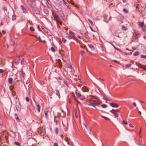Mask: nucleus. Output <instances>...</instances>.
Wrapping results in <instances>:
<instances>
[{
	"instance_id": "nucleus-44",
	"label": "nucleus",
	"mask_w": 146,
	"mask_h": 146,
	"mask_svg": "<svg viewBox=\"0 0 146 146\" xmlns=\"http://www.w3.org/2000/svg\"><path fill=\"white\" fill-rule=\"evenodd\" d=\"M101 116L102 117L105 118L106 119L110 120V119L109 118L106 117L104 116Z\"/></svg>"
},
{
	"instance_id": "nucleus-33",
	"label": "nucleus",
	"mask_w": 146,
	"mask_h": 146,
	"mask_svg": "<svg viewBox=\"0 0 146 146\" xmlns=\"http://www.w3.org/2000/svg\"><path fill=\"white\" fill-rule=\"evenodd\" d=\"M88 46L91 49H92V48L93 49L94 48V46L92 44H88Z\"/></svg>"
},
{
	"instance_id": "nucleus-38",
	"label": "nucleus",
	"mask_w": 146,
	"mask_h": 146,
	"mask_svg": "<svg viewBox=\"0 0 146 146\" xmlns=\"http://www.w3.org/2000/svg\"><path fill=\"white\" fill-rule=\"evenodd\" d=\"M76 95L80 97L81 96V94L79 93H78L76 92Z\"/></svg>"
},
{
	"instance_id": "nucleus-63",
	"label": "nucleus",
	"mask_w": 146,
	"mask_h": 146,
	"mask_svg": "<svg viewBox=\"0 0 146 146\" xmlns=\"http://www.w3.org/2000/svg\"><path fill=\"white\" fill-rule=\"evenodd\" d=\"M129 125L130 127H133V126L131 124H129Z\"/></svg>"
},
{
	"instance_id": "nucleus-59",
	"label": "nucleus",
	"mask_w": 146,
	"mask_h": 146,
	"mask_svg": "<svg viewBox=\"0 0 146 146\" xmlns=\"http://www.w3.org/2000/svg\"><path fill=\"white\" fill-rule=\"evenodd\" d=\"M136 65H137L139 67L140 66V65H141V64H139V63H136Z\"/></svg>"
},
{
	"instance_id": "nucleus-12",
	"label": "nucleus",
	"mask_w": 146,
	"mask_h": 146,
	"mask_svg": "<svg viewBox=\"0 0 146 146\" xmlns=\"http://www.w3.org/2000/svg\"><path fill=\"white\" fill-rule=\"evenodd\" d=\"M15 118L16 120L17 121H20V119L18 117V115H17V114L16 113H15Z\"/></svg>"
},
{
	"instance_id": "nucleus-55",
	"label": "nucleus",
	"mask_w": 146,
	"mask_h": 146,
	"mask_svg": "<svg viewBox=\"0 0 146 146\" xmlns=\"http://www.w3.org/2000/svg\"><path fill=\"white\" fill-rule=\"evenodd\" d=\"M88 104V106H91L93 107H95L94 106L93 104H92V103H91V104Z\"/></svg>"
},
{
	"instance_id": "nucleus-49",
	"label": "nucleus",
	"mask_w": 146,
	"mask_h": 146,
	"mask_svg": "<svg viewBox=\"0 0 146 146\" xmlns=\"http://www.w3.org/2000/svg\"><path fill=\"white\" fill-rule=\"evenodd\" d=\"M26 100L27 102H29V98L28 97H26Z\"/></svg>"
},
{
	"instance_id": "nucleus-31",
	"label": "nucleus",
	"mask_w": 146,
	"mask_h": 146,
	"mask_svg": "<svg viewBox=\"0 0 146 146\" xmlns=\"http://www.w3.org/2000/svg\"><path fill=\"white\" fill-rule=\"evenodd\" d=\"M30 30L32 31H35L34 29L32 27H30Z\"/></svg>"
},
{
	"instance_id": "nucleus-14",
	"label": "nucleus",
	"mask_w": 146,
	"mask_h": 146,
	"mask_svg": "<svg viewBox=\"0 0 146 146\" xmlns=\"http://www.w3.org/2000/svg\"><path fill=\"white\" fill-rule=\"evenodd\" d=\"M67 66L69 68L71 69L72 65L70 62H68V63H66Z\"/></svg>"
},
{
	"instance_id": "nucleus-3",
	"label": "nucleus",
	"mask_w": 146,
	"mask_h": 146,
	"mask_svg": "<svg viewBox=\"0 0 146 146\" xmlns=\"http://www.w3.org/2000/svg\"><path fill=\"white\" fill-rule=\"evenodd\" d=\"M16 108L17 111H20L21 109V106L20 103L18 102L16 103Z\"/></svg>"
},
{
	"instance_id": "nucleus-58",
	"label": "nucleus",
	"mask_w": 146,
	"mask_h": 146,
	"mask_svg": "<svg viewBox=\"0 0 146 146\" xmlns=\"http://www.w3.org/2000/svg\"><path fill=\"white\" fill-rule=\"evenodd\" d=\"M2 32L4 35H5L6 33V31L3 30L2 31Z\"/></svg>"
},
{
	"instance_id": "nucleus-28",
	"label": "nucleus",
	"mask_w": 146,
	"mask_h": 146,
	"mask_svg": "<svg viewBox=\"0 0 146 146\" xmlns=\"http://www.w3.org/2000/svg\"><path fill=\"white\" fill-rule=\"evenodd\" d=\"M14 143L15 144V145H17V146H20V143L18 142L15 141L14 142Z\"/></svg>"
},
{
	"instance_id": "nucleus-10",
	"label": "nucleus",
	"mask_w": 146,
	"mask_h": 146,
	"mask_svg": "<svg viewBox=\"0 0 146 146\" xmlns=\"http://www.w3.org/2000/svg\"><path fill=\"white\" fill-rule=\"evenodd\" d=\"M139 27L141 28H143V26H144V22H139Z\"/></svg>"
},
{
	"instance_id": "nucleus-22",
	"label": "nucleus",
	"mask_w": 146,
	"mask_h": 146,
	"mask_svg": "<svg viewBox=\"0 0 146 146\" xmlns=\"http://www.w3.org/2000/svg\"><path fill=\"white\" fill-rule=\"evenodd\" d=\"M122 29L124 31H126L127 30V28L125 27L123 25H122L121 26Z\"/></svg>"
},
{
	"instance_id": "nucleus-29",
	"label": "nucleus",
	"mask_w": 146,
	"mask_h": 146,
	"mask_svg": "<svg viewBox=\"0 0 146 146\" xmlns=\"http://www.w3.org/2000/svg\"><path fill=\"white\" fill-rule=\"evenodd\" d=\"M80 97V99L81 100H84L85 98V97L84 96H82L81 95Z\"/></svg>"
},
{
	"instance_id": "nucleus-47",
	"label": "nucleus",
	"mask_w": 146,
	"mask_h": 146,
	"mask_svg": "<svg viewBox=\"0 0 146 146\" xmlns=\"http://www.w3.org/2000/svg\"><path fill=\"white\" fill-rule=\"evenodd\" d=\"M51 50L53 52H55V49L54 47H52L51 48Z\"/></svg>"
},
{
	"instance_id": "nucleus-61",
	"label": "nucleus",
	"mask_w": 146,
	"mask_h": 146,
	"mask_svg": "<svg viewBox=\"0 0 146 146\" xmlns=\"http://www.w3.org/2000/svg\"><path fill=\"white\" fill-rule=\"evenodd\" d=\"M74 99L75 100H76V101L77 102H78L77 100V97H74Z\"/></svg>"
},
{
	"instance_id": "nucleus-48",
	"label": "nucleus",
	"mask_w": 146,
	"mask_h": 146,
	"mask_svg": "<svg viewBox=\"0 0 146 146\" xmlns=\"http://www.w3.org/2000/svg\"><path fill=\"white\" fill-rule=\"evenodd\" d=\"M3 9L4 11H7V8L5 7H4L3 8Z\"/></svg>"
},
{
	"instance_id": "nucleus-13",
	"label": "nucleus",
	"mask_w": 146,
	"mask_h": 146,
	"mask_svg": "<svg viewBox=\"0 0 146 146\" xmlns=\"http://www.w3.org/2000/svg\"><path fill=\"white\" fill-rule=\"evenodd\" d=\"M56 95L58 96L59 98H60V95L59 93V91L57 90H56Z\"/></svg>"
},
{
	"instance_id": "nucleus-46",
	"label": "nucleus",
	"mask_w": 146,
	"mask_h": 146,
	"mask_svg": "<svg viewBox=\"0 0 146 146\" xmlns=\"http://www.w3.org/2000/svg\"><path fill=\"white\" fill-rule=\"evenodd\" d=\"M75 117L76 118H77L78 116V115H77V112H76V110H75Z\"/></svg>"
},
{
	"instance_id": "nucleus-5",
	"label": "nucleus",
	"mask_w": 146,
	"mask_h": 146,
	"mask_svg": "<svg viewBox=\"0 0 146 146\" xmlns=\"http://www.w3.org/2000/svg\"><path fill=\"white\" fill-rule=\"evenodd\" d=\"M90 102L92 104H99L100 103V102H99L98 101H97L96 100H90Z\"/></svg>"
},
{
	"instance_id": "nucleus-26",
	"label": "nucleus",
	"mask_w": 146,
	"mask_h": 146,
	"mask_svg": "<svg viewBox=\"0 0 146 146\" xmlns=\"http://www.w3.org/2000/svg\"><path fill=\"white\" fill-rule=\"evenodd\" d=\"M88 21L89 22V23H90V24H91V25L92 26H93L94 24L92 21L89 19H88Z\"/></svg>"
},
{
	"instance_id": "nucleus-53",
	"label": "nucleus",
	"mask_w": 146,
	"mask_h": 146,
	"mask_svg": "<svg viewBox=\"0 0 146 146\" xmlns=\"http://www.w3.org/2000/svg\"><path fill=\"white\" fill-rule=\"evenodd\" d=\"M139 33V32H135V34L136 35H138Z\"/></svg>"
},
{
	"instance_id": "nucleus-17",
	"label": "nucleus",
	"mask_w": 146,
	"mask_h": 146,
	"mask_svg": "<svg viewBox=\"0 0 146 146\" xmlns=\"http://www.w3.org/2000/svg\"><path fill=\"white\" fill-rule=\"evenodd\" d=\"M13 79L11 78H8V82L10 84H12L13 81Z\"/></svg>"
},
{
	"instance_id": "nucleus-56",
	"label": "nucleus",
	"mask_w": 146,
	"mask_h": 146,
	"mask_svg": "<svg viewBox=\"0 0 146 146\" xmlns=\"http://www.w3.org/2000/svg\"><path fill=\"white\" fill-rule=\"evenodd\" d=\"M111 19V16H110V17H109V19H108V20L107 21H106V22H107H107H108Z\"/></svg>"
},
{
	"instance_id": "nucleus-51",
	"label": "nucleus",
	"mask_w": 146,
	"mask_h": 146,
	"mask_svg": "<svg viewBox=\"0 0 146 146\" xmlns=\"http://www.w3.org/2000/svg\"><path fill=\"white\" fill-rule=\"evenodd\" d=\"M24 63V59H22L21 61V64L22 65Z\"/></svg>"
},
{
	"instance_id": "nucleus-32",
	"label": "nucleus",
	"mask_w": 146,
	"mask_h": 146,
	"mask_svg": "<svg viewBox=\"0 0 146 146\" xmlns=\"http://www.w3.org/2000/svg\"><path fill=\"white\" fill-rule=\"evenodd\" d=\"M10 44L11 45L13 46L15 44V42L14 41H11V42Z\"/></svg>"
},
{
	"instance_id": "nucleus-50",
	"label": "nucleus",
	"mask_w": 146,
	"mask_h": 146,
	"mask_svg": "<svg viewBox=\"0 0 146 146\" xmlns=\"http://www.w3.org/2000/svg\"><path fill=\"white\" fill-rule=\"evenodd\" d=\"M20 57L19 56H17L16 58V60H17V61H19L20 60Z\"/></svg>"
},
{
	"instance_id": "nucleus-35",
	"label": "nucleus",
	"mask_w": 146,
	"mask_h": 146,
	"mask_svg": "<svg viewBox=\"0 0 146 146\" xmlns=\"http://www.w3.org/2000/svg\"><path fill=\"white\" fill-rule=\"evenodd\" d=\"M131 66V64H127L125 65V66L127 68L130 67Z\"/></svg>"
},
{
	"instance_id": "nucleus-34",
	"label": "nucleus",
	"mask_w": 146,
	"mask_h": 146,
	"mask_svg": "<svg viewBox=\"0 0 146 146\" xmlns=\"http://www.w3.org/2000/svg\"><path fill=\"white\" fill-rule=\"evenodd\" d=\"M113 114H114V116L115 117H117L118 116V114L117 113H115L114 112V113H113Z\"/></svg>"
},
{
	"instance_id": "nucleus-64",
	"label": "nucleus",
	"mask_w": 146,
	"mask_h": 146,
	"mask_svg": "<svg viewBox=\"0 0 146 146\" xmlns=\"http://www.w3.org/2000/svg\"><path fill=\"white\" fill-rule=\"evenodd\" d=\"M71 145L72 146H74V143L73 142H71Z\"/></svg>"
},
{
	"instance_id": "nucleus-42",
	"label": "nucleus",
	"mask_w": 146,
	"mask_h": 146,
	"mask_svg": "<svg viewBox=\"0 0 146 146\" xmlns=\"http://www.w3.org/2000/svg\"><path fill=\"white\" fill-rule=\"evenodd\" d=\"M69 33L71 35H74V33L71 31H69Z\"/></svg>"
},
{
	"instance_id": "nucleus-7",
	"label": "nucleus",
	"mask_w": 146,
	"mask_h": 146,
	"mask_svg": "<svg viewBox=\"0 0 146 146\" xmlns=\"http://www.w3.org/2000/svg\"><path fill=\"white\" fill-rule=\"evenodd\" d=\"M44 113L45 117L47 118L48 117V115L49 113H50V112L48 110V109H46L44 110Z\"/></svg>"
},
{
	"instance_id": "nucleus-21",
	"label": "nucleus",
	"mask_w": 146,
	"mask_h": 146,
	"mask_svg": "<svg viewBox=\"0 0 146 146\" xmlns=\"http://www.w3.org/2000/svg\"><path fill=\"white\" fill-rule=\"evenodd\" d=\"M32 135V134L30 132L28 133L27 134V136L29 137V138H31Z\"/></svg>"
},
{
	"instance_id": "nucleus-52",
	"label": "nucleus",
	"mask_w": 146,
	"mask_h": 146,
	"mask_svg": "<svg viewBox=\"0 0 146 146\" xmlns=\"http://www.w3.org/2000/svg\"><path fill=\"white\" fill-rule=\"evenodd\" d=\"M114 111V110L113 109H112V110H110V112L111 113H112L113 114L115 112H114V111Z\"/></svg>"
},
{
	"instance_id": "nucleus-39",
	"label": "nucleus",
	"mask_w": 146,
	"mask_h": 146,
	"mask_svg": "<svg viewBox=\"0 0 146 146\" xmlns=\"http://www.w3.org/2000/svg\"><path fill=\"white\" fill-rule=\"evenodd\" d=\"M16 19L15 16L14 15H13L12 17V20L13 21L15 20Z\"/></svg>"
},
{
	"instance_id": "nucleus-54",
	"label": "nucleus",
	"mask_w": 146,
	"mask_h": 146,
	"mask_svg": "<svg viewBox=\"0 0 146 146\" xmlns=\"http://www.w3.org/2000/svg\"><path fill=\"white\" fill-rule=\"evenodd\" d=\"M4 71V70L3 69H0V73H3Z\"/></svg>"
},
{
	"instance_id": "nucleus-4",
	"label": "nucleus",
	"mask_w": 146,
	"mask_h": 146,
	"mask_svg": "<svg viewBox=\"0 0 146 146\" xmlns=\"http://www.w3.org/2000/svg\"><path fill=\"white\" fill-rule=\"evenodd\" d=\"M54 19L56 21L58 22L60 24H62V23L60 21V19L59 17L56 15H53Z\"/></svg>"
},
{
	"instance_id": "nucleus-16",
	"label": "nucleus",
	"mask_w": 146,
	"mask_h": 146,
	"mask_svg": "<svg viewBox=\"0 0 146 146\" xmlns=\"http://www.w3.org/2000/svg\"><path fill=\"white\" fill-rule=\"evenodd\" d=\"M83 125H84L85 127H84V129L85 131H88V128L87 127V125H86L85 123H83Z\"/></svg>"
},
{
	"instance_id": "nucleus-15",
	"label": "nucleus",
	"mask_w": 146,
	"mask_h": 146,
	"mask_svg": "<svg viewBox=\"0 0 146 146\" xmlns=\"http://www.w3.org/2000/svg\"><path fill=\"white\" fill-rule=\"evenodd\" d=\"M36 109L37 110L38 112H39L40 111V106L39 105H37Z\"/></svg>"
},
{
	"instance_id": "nucleus-20",
	"label": "nucleus",
	"mask_w": 146,
	"mask_h": 146,
	"mask_svg": "<svg viewBox=\"0 0 146 146\" xmlns=\"http://www.w3.org/2000/svg\"><path fill=\"white\" fill-rule=\"evenodd\" d=\"M43 31L47 34H48L49 32V31L46 28H44V30H43Z\"/></svg>"
},
{
	"instance_id": "nucleus-2",
	"label": "nucleus",
	"mask_w": 146,
	"mask_h": 146,
	"mask_svg": "<svg viewBox=\"0 0 146 146\" xmlns=\"http://www.w3.org/2000/svg\"><path fill=\"white\" fill-rule=\"evenodd\" d=\"M80 33L83 35L84 37H86L87 36V32L85 29H83L80 31Z\"/></svg>"
},
{
	"instance_id": "nucleus-41",
	"label": "nucleus",
	"mask_w": 146,
	"mask_h": 146,
	"mask_svg": "<svg viewBox=\"0 0 146 146\" xmlns=\"http://www.w3.org/2000/svg\"><path fill=\"white\" fill-rule=\"evenodd\" d=\"M63 1L65 5L67 7H68V3H66L64 0H63Z\"/></svg>"
},
{
	"instance_id": "nucleus-62",
	"label": "nucleus",
	"mask_w": 146,
	"mask_h": 146,
	"mask_svg": "<svg viewBox=\"0 0 146 146\" xmlns=\"http://www.w3.org/2000/svg\"><path fill=\"white\" fill-rule=\"evenodd\" d=\"M133 104L135 107H136V104L135 102H133Z\"/></svg>"
},
{
	"instance_id": "nucleus-57",
	"label": "nucleus",
	"mask_w": 146,
	"mask_h": 146,
	"mask_svg": "<svg viewBox=\"0 0 146 146\" xmlns=\"http://www.w3.org/2000/svg\"><path fill=\"white\" fill-rule=\"evenodd\" d=\"M54 146H58V145L57 143H54Z\"/></svg>"
},
{
	"instance_id": "nucleus-8",
	"label": "nucleus",
	"mask_w": 146,
	"mask_h": 146,
	"mask_svg": "<svg viewBox=\"0 0 146 146\" xmlns=\"http://www.w3.org/2000/svg\"><path fill=\"white\" fill-rule=\"evenodd\" d=\"M110 105L113 107H115V108H118L119 107V105L116 104L115 103H110Z\"/></svg>"
},
{
	"instance_id": "nucleus-37",
	"label": "nucleus",
	"mask_w": 146,
	"mask_h": 146,
	"mask_svg": "<svg viewBox=\"0 0 146 146\" xmlns=\"http://www.w3.org/2000/svg\"><path fill=\"white\" fill-rule=\"evenodd\" d=\"M62 41L64 43H65L66 41V40L64 38H62Z\"/></svg>"
},
{
	"instance_id": "nucleus-24",
	"label": "nucleus",
	"mask_w": 146,
	"mask_h": 146,
	"mask_svg": "<svg viewBox=\"0 0 146 146\" xmlns=\"http://www.w3.org/2000/svg\"><path fill=\"white\" fill-rule=\"evenodd\" d=\"M123 11L125 13H128V11L125 8H124L123 9Z\"/></svg>"
},
{
	"instance_id": "nucleus-45",
	"label": "nucleus",
	"mask_w": 146,
	"mask_h": 146,
	"mask_svg": "<svg viewBox=\"0 0 146 146\" xmlns=\"http://www.w3.org/2000/svg\"><path fill=\"white\" fill-rule=\"evenodd\" d=\"M44 11L46 14L48 13V11L47 9H44Z\"/></svg>"
},
{
	"instance_id": "nucleus-60",
	"label": "nucleus",
	"mask_w": 146,
	"mask_h": 146,
	"mask_svg": "<svg viewBox=\"0 0 146 146\" xmlns=\"http://www.w3.org/2000/svg\"><path fill=\"white\" fill-rule=\"evenodd\" d=\"M114 112L115 113V112H119V110H114Z\"/></svg>"
},
{
	"instance_id": "nucleus-11",
	"label": "nucleus",
	"mask_w": 146,
	"mask_h": 146,
	"mask_svg": "<svg viewBox=\"0 0 146 146\" xmlns=\"http://www.w3.org/2000/svg\"><path fill=\"white\" fill-rule=\"evenodd\" d=\"M21 7L23 10V13H27L26 10V9L23 7V6L22 5L21 6Z\"/></svg>"
},
{
	"instance_id": "nucleus-43",
	"label": "nucleus",
	"mask_w": 146,
	"mask_h": 146,
	"mask_svg": "<svg viewBox=\"0 0 146 146\" xmlns=\"http://www.w3.org/2000/svg\"><path fill=\"white\" fill-rule=\"evenodd\" d=\"M122 123L125 125H127L128 124V123L127 122L124 121H122Z\"/></svg>"
},
{
	"instance_id": "nucleus-36",
	"label": "nucleus",
	"mask_w": 146,
	"mask_h": 146,
	"mask_svg": "<svg viewBox=\"0 0 146 146\" xmlns=\"http://www.w3.org/2000/svg\"><path fill=\"white\" fill-rule=\"evenodd\" d=\"M112 46H113V47L114 48L116 49L117 50H118V51H120V49H119V48H116V47H115L112 44Z\"/></svg>"
},
{
	"instance_id": "nucleus-40",
	"label": "nucleus",
	"mask_w": 146,
	"mask_h": 146,
	"mask_svg": "<svg viewBox=\"0 0 146 146\" xmlns=\"http://www.w3.org/2000/svg\"><path fill=\"white\" fill-rule=\"evenodd\" d=\"M141 58H146V55H141Z\"/></svg>"
},
{
	"instance_id": "nucleus-1",
	"label": "nucleus",
	"mask_w": 146,
	"mask_h": 146,
	"mask_svg": "<svg viewBox=\"0 0 146 146\" xmlns=\"http://www.w3.org/2000/svg\"><path fill=\"white\" fill-rule=\"evenodd\" d=\"M54 121L56 125H58L59 124L60 121V117L58 116L54 117Z\"/></svg>"
},
{
	"instance_id": "nucleus-19",
	"label": "nucleus",
	"mask_w": 146,
	"mask_h": 146,
	"mask_svg": "<svg viewBox=\"0 0 146 146\" xmlns=\"http://www.w3.org/2000/svg\"><path fill=\"white\" fill-rule=\"evenodd\" d=\"M139 52L138 51H136L133 54V55L134 56H137L139 54Z\"/></svg>"
},
{
	"instance_id": "nucleus-27",
	"label": "nucleus",
	"mask_w": 146,
	"mask_h": 146,
	"mask_svg": "<svg viewBox=\"0 0 146 146\" xmlns=\"http://www.w3.org/2000/svg\"><path fill=\"white\" fill-rule=\"evenodd\" d=\"M68 38L69 39H74V37L72 36L71 35H69L68 36Z\"/></svg>"
},
{
	"instance_id": "nucleus-9",
	"label": "nucleus",
	"mask_w": 146,
	"mask_h": 146,
	"mask_svg": "<svg viewBox=\"0 0 146 146\" xmlns=\"http://www.w3.org/2000/svg\"><path fill=\"white\" fill-rule=\"evenodd\" d=\"M82 90L83 92H87L88 91V88L85 87V86H84L82 88Z\"/></svg>"
},
{
	"instance_id": "nucleus-18",
	"label": "nucleus",
	"mask_w": 146,
	"mask_h": 146,
	"mask_svg": "<svg viewBox=\"0 0 146 146\" xmlns=\"http://www.w3.org/2000/svg\"><path fill=\"white\" fill-rule=\"evenodd\" d=\"M54 131L56 134L57 135L58 134V128L55 127L54 129Z\"/></svg>"
},
{
	"instance_id": "nucleus-23",
	"label": "nucleus",
	"mask_w": 146,
	"mask_h": 146,
	"mask_svg": "<svg viewBox=\"0 0 146 146\" xmlns=\"http://www.w3.org/2000/svg\"><path fill=\"white\" fill-rule=\"evenodd\" d=\"M80 53L81 56H82L83 55V54H84L85 53V52L84 50H82L80 52Z\"/></svg>"
},
{
	"instance_id": "nucleus-6",
	"label": "nucleus",
	"mask_w": 146,
	"mask_h": 146,
	"mask_svg": "<svg viewBox=\"0 0 146 146\" xmlns=\"http://www.w3.org/2000/svg\"><path fill=\"white\" fill-rule=\"evenodd\" d=\"M123 19L124 18L121 16H119L117 17V21L120 23H122Z\"/></svg>"
},
{
	"instance_id": "nucleus-25",
	"label": "nucleus",
	"mask_w": 146,
	"mask_h": 146,
	"mask_svg": "<svg viewBox=\"0 0 146 146\" xmlns=\"http://www.w3.org/2000/svg\"><path fill=\"white\" fill-rule=\"evenodd\" d=\"M28 90L30 91L32 89V86L30 84L28 86Z\"/></svg>"
},
{
	"instance_id": "nucleus-30",
	"label": "nucleus",
	"mask_w": 146,
	"mask_h": 146,
	"mask_svg": "<svg viewBox=\"0 0 146 146\" xmlns=\"http://www.w3.org/2000/svg\"><path fill=\"white\" fill-rule=\"evenodd\" d=\"M101 106L103 108H105L107 107V106L105 104H103Z\"/></svg>"
}]
</instances>
